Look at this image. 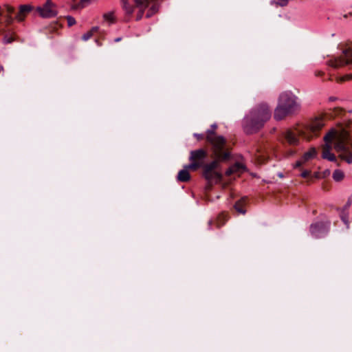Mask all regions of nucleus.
Here are the masks:
<instances>
[{
  "mask_svg": "<svg viewBox=\"0 0 352 352\" xmlns=\"http://www.w3.org/2000/svg\"><path fill=\"white\" fill-rule=\"evenodd\" d=\"M212 157L214 158L210 163H206L208 153L205 148H199L191 151L189 155L190 163L186 165L191 170H197L201 168V175L207 181V187L210 190L214 184L221 182L223 175L218 170L220 162H226L230 159H221L216 156L211 149Z\"/></svg>",
  "mask_w": 352,
  "mask_h": 352,
  "instance_id": "nucleus-1",
  "label": "nucleus"
},
{
  "mask_svg": "<svg viewBox=\"0 0 352 352\" xmlns=\"http://www.w3.org/2000/svg\"><path fill=\"white\" fill-rule=\"evenodd\" d=\"M324 144L322 146V157L331 162H336L335 155L331 153L332 143L334 142V148L339 153V157L348 164L352 163V138L349 132L344 129L338 132L331 131L324 137Z\"/></svg>",
  "mask_w": 352,
  "mask_h": 352,
  "instance_id": "nucleus-2",
  "label": "nucleus"
},
{
  "mask_svg": "<svg viewBox=\"0 0 352 352\" xmlns=\"http://www.w3.org/2000/svg\"><path fill=\"white\" fill-rule=\"evenodd\" d=\"M324 126L322 119L316 118L312 120L311 123L306 127L305 131L297 128L288 129L282 132L280 137L281 144L287 147H295L300 144V137L310 140L314 137L319 135L320 131Z\"/></svg>",
  "mask_w": 352,
  "mask_h": 352,
  "instance_id": "nucleus-3",
  "label": "nucleus"
},
{
  "mask_svg": "<svg viewBox=\"0 0 352 352\" xmlns=\"http://www.w3.org/2000/svg\"><path fill=\"white\" fill-rule=\"evenodd\" d=\"M272 111L266 103H261L252 109L243 120V129L246 133L258 131L270 119Z\"/></svg>",
  "mask_w": 352,
  "mask_h": 352,
  "instance_id": "nucleus-4",
  "label": "nucleus"
},
{
  "mask_svg": "<svg viewBox=\"0 0 352 352\" xmlns=\"http://www.w3.org/2000/svg\"><path fill=\"white\" fill-rule=\"evenodd\" d=\"M300 109V104L298 97L291 91H283L279 95L274 118L278 121L284 120L286 117L296 113Z\"/></svg>",
  "mask_w": 352,
  "mask_h": 352,
  "instance_id": "nucleus-5",
  "label": "nucleus"
},
{
  "mask_svg": "<svg viewBox=\"0 0 352 352\" xmlns=\"http://www.w3.org/2000/svg\"><path fill=\"white\" fill-rule=\"evenodd\" d=\"M217 128L216 124H212L210 129L206 133V140L212 146L213 153L221 159H230V152L227 145L226 140L221 135H218L215 131Z\"/></svg>",
  "mask_w": 352,
  "mask_h": 352,
  "instance_id": "nucleus-6",
  "label": "nucleus"
},
{
  "mask_svg": "<svg viewBox=\"0 0 352 352\" xmlns=\"http://www.w3.org/2000/svg\"><path fill=\"white\" fill-rule=\"evenodd\" d=\"M341 50L342 55L333 56L327 62L329 66L338 69L345 65H352V47L346 45Z\"/></svg>",
  "mask_w": 352,
  "mask_h": 352,
  "instance_id": "nucleus-7",
  "label": "nucleus"
},
{
  "mask_svg": "<svg viewBox=\"0 0 352 352\" xmlns=\"http://www.w3.org/2000/svg\"><path fill=\"white\" fill-rule=\"evenodd\" d=\"M4 9L10 16L14 15V18L17 21L22 22L29 14L34 10V7L30 4H21L16 9L12 6L5 5Z\"/></svg>",
  "mask_w": 352,
  "mask_h": 352,
  "instance_id": "nucleus-8",
  "label": "nucleus"
},
{
  "mask_svg": "<svg viewBox=\"0 0 352 352\" xmlns=\"http://www.w3.org/2000/svg\"><path fill=\"white\" fill-rule=\"evenodd\" d=\"M331 222L327 221H317L311 224L309 232L311 234L316 238L320 239L324 237L329 232Z\"/></svg>",
  "mask_w": 352,
  "mask_h": 352,
  "instance_id": "nucleus-9",
  "label": "nucleus"
},
{
  "mask_svg": "<svg viewBox=\"0 0 352 352\" xmlns=\"http://www.w3.org/2000/svg\"><path fill=\"white\" fill-rule=\"evenodd\" d=\"M35 10L43 18H52L57 14L56 6L51 0H47L42 6L36 7Z\"/></svg>",
  "mask_w": 352,
  "mask_h": 352,
  "instance_id": "nucleus-10",
  "label": "nucleus"
},
{
  "mask_svg": "<svg viewBox=\"0 0 352 352\" xmlns=\"http://www.w3.org/2000/svg\"><path fill=\"white\" fill-rule=\"evenodd\" d=\"M245 171V166L239 162H236L232 166H230L226 171L225 174L228 177L232 175L239 176L241 173Z\"/></svg>",
  "mask_w": 352,
  "mask_h": 352,
  "instance_id": "nucleus-11",
  "label": "nucleus"
},
{
  "mask_svg": "<svg viewBox=\"0 0 352 352\" xmlns=\"http://www.w3.org/2000/svg\"><path fill=\"white\" fill-rule=\"evenodd\" d=\"M189 168H186V165L184 166V168L179 171L177 179L181 182H187L190 179V175L189 173Z\"/></svg>",
  "mask_w": 352,
  "mask_h": 352,
  "instance_id": "nucleus-12",
  "label": "nucleus"
},
{
  "mask_svg": "<svg viewBox=\"0 0 352 352\" xmlns=\"http://www.w3.org/2000/svg\"><path fill=\"white\" fill-rule=\"evenodd\" d=\"M248 198L246 197H242L239 199L234 205V208L235 210L242 214H245L246 210L245 209V206L247 203Z\"/></svg>",
  "mask_w": 352,
  "mask_h": 352,
  "instance_id": "nucleus-13",
  "label": "nucleus"
},
{
  "mask_svg": "<svg viewBox=\"0 0 352 352\" xmlns=\"http://www.w3.org/2000/svg\"><path fill=\"white\" fill-rule=\"evenodd\" d=\"M72 9L80 10L87 6L91 0H72Z\"/></svg>",
  "mask_w": 352,
  "mask_h": 352,
  "instance_id": "nucleus-14",
  "label": "nucleus"
},
{
  "mask_svg": "<svg viewBox=\"0 0 352 352\" xmlns=\"http://www.w3.org/2000/svg\"><path fill=\"white\" fill-rule=\"evenodd\" d=\"M317 154L316 148H311L307 152L305 153L302 157L304 162H307L309 160L314 158Z\"/></svg>",
  "mask_w": 352,
  "mask_h": 352,
  "instance_id": "nucleus-15",
  "label": "nucleus"
},
{
  "mask_svg": "<svg viewBox=\"0 0 352 352\" xmlns=\"http://www.w3.org/2000/svg\"><path fill=\"white\" fill-rule=\"evenodd\" d=\"M122 8L125 11L126 14L129 17L133 12V6L128 3V0H121Z\"/></svg>",
  "mask_w": 352,
  "mask_h": 352,
  "instance_id": "nucleus-16",
  "label": "nucleus"
},
{
  "mask_svg": "<svg viewBox=\"0 0 352 352\" xmlns=\"http://www.w3.org/2000/svg\"><path fill=\"white\" fill-rule=\"evenodd\" d=\"M344 173L339 169L334 170V172L333 173V175H332L333 179L336 182L342 181L344 179Z\"/></svg>",
  "mask_w": 352,
  "mask_h": 352,
  "instance_id": "nucleus-17",
  "label": "nucleus"
},
{
  "mask_svg": "<svg viewBox=\"0 0 352 352\" xmlns=\"http://www.w3.org/2000/svg\"><path fill=\"white\" fill-rule=\"evenodd\" d=\"M99 30L98 27H94L90 31L84 34L82 36V39L85 41L89 40L94 33L97 32Z\"/></svg>",
  "mask_w": 352,
  "mask_h": 352,
  "instance_id": "nucleus-18",
  "label": "nucleus"
},
{
  "mask_svg": "<svg viewBox=\"0 0 352 352\" xmlns=\"http://www.w3.org/2000/svg\"><path fill=\"white\" fill-rule=\"evenodd\" d=\"M289 0H272L271 4L276 5V6L285 7L287 6Z\"/></svg>",
  "mask_w": 352,
  "mask_h": 352,
  "instance_id": "nucleus-19",
  "label": "nucleus"
},
{
  "mask_svg": "<svg viewBox=\"0 0 352 352\" xmlns=\"http://www.w3.org/2000/svg\"><path fill=\"white\" fill-rule=\"evenodd\" d=\"M103 18L105 21H109L110 23H113L115 22L113 12L104 14Z\"/></svg>",
  "mask_w": 352,
  "mask_h": 352,
  "instance_id": "nucleus-20",
  "label": "nucleus"
},
{
  "mask_svg": "<svg viewBox=\"0 0 352 352\" xmlns=\"http://www.w3.org/2000/svg\"><path fill=\"white\" fill-rule=\"evenodd\" d=\"M15 40V35L14 34H6L4 36V42L6 43H11Z\"/></svg>",
  "mask_w": 352,
  "mask_h": 352,
  "instance_id": "nucleus-21",
  "label": "nucleus"
},
{
  "mask_svg": "<svg viewBox=\"0 0 352 352\" xmlns=\"http://www.w3.org/2000/svg\"><path fill=\"white\" fill-rule=\"evenodd\" d=\"M221 219H223V222H222V223H218V227H221V226H222L225 223V222L227 221V219H228V215H227V214H226V213H221V214L219 216L218 219H219V221H221Z\"/></svg>",
  "mask_w": 352,
  "mask_h": 352,
  "instance_id": "nucleus-22",
  "label": "nucleus"
},
{
  "mask_svg": "<svg viewBox=\"0 0 352 352\" xmlns=\"http://www.w3.org/2000/svg\"><path fill=\"white\" fill-rule=\"evenodd\" d=\"M352 80V74H346L340 78L338 79V81L340 82H344L346 80Z\"/></svg>",
  "mask_w": 352,
  "mask_h": 352,
  "instance_id": "nucleus-23",
  "label": "nucleus"
},
{
  "mask_svg": "<svg viewBox=\"0 0 352 352\" xmlns=\"http://www.w3.org/2000/svg\"><path fill=\"white\" fill-rule=\"evenodd\" d=\"M66 19L67 21L68 26H69V27L72 26L73 25H74L76 23L75 19L71 16H67L66 17Z\"/></svg>",
  "mask_w": 352,
  "mask_h": 352,
  "instance_id": "nucleus-24",
  "label": "nucleus"
},
{
  "mask_svg": "<svg viewBox=\"0 0 352 352\" xmlns=\"http://www.w3.org/2000/svg\"><path fill=\"white\" fill-rule=\"evenodd\" d=\"M300 175L303 178H308L311 175V171L308 170H304L301 173Z\"/></svg>",
  "mask_w": 352,
  "mask_h": 352,
  "instance_id": "nucleus-25",
  "label": "nucleus"
},
{
  "mask_svg": "<svg viewBox=\"0 0 352 352\" xmlns=\"http://www.w3.org/2000/svg\"><path fill=\"white\" fill-rule=\"evenodd\" d=\"M343 111H344L343 109L340 107H336V108H334V109H333V113H334L335 116L342 114Z\"/></svg>",
  "mask_w": 352,
  "mask_h": 352,
  "instance_id": "nucleus-26",
  "label": "nucleus"
},
{
  "mask_svg": "<svg viewBox=\"0 0 352 352\" xmlns=\"http://www.w3.org/2000/svg\"><path fill=\"white\" fill-rule=\"evenodd\" d=\"M59 26L60 25H58V23L57 22H56L51 25V26L50 28V31H53V32L56 31L58 29Z\"/></svg>",
  "mask_w": 352,
  "mask_h": 352,
  "instance_id": "nucleus-27",
  "label": "nucleus"
},
{
  "mask_svg": "<svg viewBox=\"0 0 352 352\" xmlns=\"http://www.w3.org/2000/svg\"><path fill=\"white\" fill-rule=\"evenodd\" d=\"M194 136L196 137L198 140L206 139V135L203 133H194Z\"/></svg>",
  "mask_w": 352,
  "mask_h": 352,
  "instance_id": "nucleus-28",
  "label": "nucleus"
},
{
  "mask_svg": "<svg viewBox=\"0 0 352 352\" xmlns=\"http://www.w3.org/2000/svg\"><path fill=\"white\" fill-rule=\"evenodd\" d=\"M305 162L303 161L302 158L298 161H297L295 164V168H299L302 166V164L303 163H305Z\"/></svg>",
  "mask_w": 352,
  "mask_h": 352,
  "instance_id": "nucleus-29",
  "label": "nucleus"
},
{
  "mask_svg": "<svg viewBox=\"0 0 352 352\" xmlns=\"http://www.w3.org/2000/svg\"><path fill=\"white\" fill-rule=\"evenodd\" d=\"M265 160H265V157H263V156H261H261H258V162L259 164L265 163Z\"/></svg>",
  "mask_w": 352,
  "mask_h": 352,
  "instance_id": "nucleus-30",
  "label": "nucleus"
},
{
  "mask_svg": "<svg viewBox=\"0 0 352 352\" xmlns=\"http://www.w3.org/2000/svg\"><path fill=\"white\" fill-rule=\"evenodd\" d=\"M315 75L316 76H322L324 75V73L322 71H317V72H316Z\"/></svg>",
  "mask_w": 352,
  "mask_h": 352,
  "instance_id": "nucleus-31",
  "label": "nucleus"
},
{
  "mask_svg": "<svg viewBox=\"0 0 352 352\" xmlns=\"http://www.w3.org/2000/svg\"><path fill=\"white\" fill-rule=\"evenodd\" d=\"M295 152H296L295 151L291 149L290 151H289V155H292L294 154Z\"/></svg>",
  "mask_w": 352,
  "mask_h": 352,
  "instance_id": "nucleus-32",
  "label": "nucleus"
},
{
  "mask_svg": "<svg viewBox=\"0 0 352 352\" xmlns=\"http://www.w3.org/2000/svg\"><path fill=\"white\" fill-rule=\"evenodd\" d=\"M121 39H122V38H121L120 37L116 38L115 39V42H119V41H121Z\"/></svg>",
  "mask_w": 352,
  "mask_h": 352,
  "instance_id": "nucleus-33",
  "label": "nucleus"
},
{
  "mask_svg": "<svg viewBox=\"0 0 352 352\" xmlns=\"http://www.w3.org/2000/svg\"><path fill=\"white\" fill-rule=\"evenodd\" d=\"M314 177L315 178H318V177H319V175H318V173H314Z\"/></svg>",
  "mask_w": 352,
  "mask_h": 352,
  "instance_id": "nucleus-34",
  "label": "nucleus"
},
{
  "mask_svg": "<svg viewBox=\"0 0 352 352\" xmlns=\"http://www.w3.org/2000/svg\"><path fill=\"white\" fill-rule=\"evenodd\" d=\"M212 223V221H210L208 222V226H210V225H211Z\"/></svg>",
  "mask_w": 352,
  "mask_h": 352,
  "instance_id": "nucleus-35",
  "label": "nucleus"
}]
</instances>
